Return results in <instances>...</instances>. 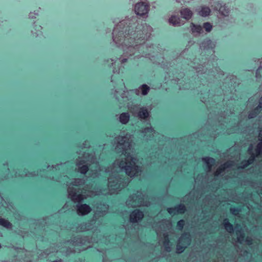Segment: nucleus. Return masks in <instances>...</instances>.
I'll return each mask as SVG.
<instances>
[{
	"mask_svg": "<svg viewBox=\"0 0 262 262\" xmlns=\"http://www.w3.org/2000/svg\"><path fill=\"white\" fill-rule=\"evenodd\" d=\"M77 149H78L79 150L81 151V149H84L85 148H76ZM87 149V151H89V148H85ZM92 150H97V149H99L101 150H103V149H105L106 148H91ZM108 149H111V150H114V148H107Z\"/></svg>",
	"mask_w": 262,
	"mask_h": 262,
	"instance_id": "obj_39",
	"label": "nucleus"
},
{
	"mask_svg": "<svg viewBox=\"0 0 262 262\" xmlns=\"http://www.w3.org/2000/svg\"><path fill=\"white\" fill-rule=\"evenodd\" d=\"M69 194L72 200L75 201L80 203L83 201V197L81 194H77L76 192L73 191H70Z\"/></svg>",
	"mask_w": 262,
	"mask_h": 262,
	"instance_id": "obj_19",
	"label": "nucleus"
},
{
	"mask_svg": "<svg viewBox=\"0 0 262 262\" xmlns=\"http://www.w3.org/2000/svg\"><path fill=\"white\" fill-rule=\"evenodd\" d=\"M181 239L184 244L189 245L191 242V235L189 232L184 233L181 237Z\"/></svg>",
	"mask_w": 262,
	"mask_h": 262,
	"instance_id": "obj_23",
	"label": "nucleus"
},
{
	"mask_svg": "<svg viewBox=\"0 0 262 262\" xmlns=\"http://www.w3.org/2000/svg\"><path fill=\"white\" fill-rule=\"evenodd\" d=\"M185 225V221L184 220H180L177 223V227L178 230H182Z\"/></svg>",
	"mask_w": 262,
	"mask_h": 262,
	"instance_id": "obj_34",
	"label": "nucleus"
},
{
	"mask_svg": "<svg viewBox=\"0 0 262 262\" xmlns=\"http://www.w3.org/2000/svg\"><path fill=\"white\" fill-rule=\"evenodd\" d=\"M180 13L181 16L187 20L189 19L192 16L193 14L191 10L187 8L182 9L180 11Z\"/></svg>",
	"mask_w": 262,
	"mask_h": 262,
	"instance_id": "obj_16",
	"label": "nucleus"
},
{
	"mask_svg": "<svg viewBox=\"0 0 262 262\" xmlns=\"http://www.w3.org/2000/svg\"><path fill=\"white\" fill-rule=\"evenodd\" d=\"M142 136L145 140L151 139L157 134L151 126H149L142 129L141 130Z\"/></svg>",
	"mask_w": 262,
	"mask_h": 262,
	"instance_id": "obj_9",
	"label": "nucleus"
},
{
	"mask_svg": "<svg viewBox=\"0 0 262 262\" xmlns=\"http://www.w3.org/2000/svg\"><path fill=\"white\" fill-rule=\"evenodd\" d=\"M239 227V225H236V227Z\"/></svg>",
	"mask_w": 262,
	"mask_h": 262,
	"instance_id": "obj_48",
	"label": "nucleus"
},
{
	"mask_svg": "<svg viewBox=\"0 0 262 262\" xmlns=\"http://www.w3.org/2000/svg\"><path fill=\"white\" fill-rule=\"evenodd\" d=\"M236 233L238 236V241L240 243L242 241H245L248 245H251L253 244L252 238L249 236L246 237L245 234L242 232L241 230H237Z\"/></svg>",
	"mask_w": 262,
	"mask_h": 262,
	"instance_id": "obj_14",
	"label": "nucleus"
},
{
	"mask_svg": "<svg viewBox=\"0 0 262 262\" xmlns=\"http://www.w3.org/2000/svg\"><path fill=\"white\" fill-rule=\"evenodd\" d=\"M38 15V13L36 12L35 11H34L33 12H30L29 17L31 19H34L36 18V16Z\"/></svg>",
	"mask_w": 262,
	"mask_h": 262,
	"instance_id": "obj_38",
	"label": "nucleus"
},
{
	"mask_svg": "<svg viewBox=\"0 0 262 262\" xmlns=\"http://www.w3.org/2000/svg\"><path fill=\"white\" fill-rule=\"evenodd\" d=\"M211 7L214 10L217 11L221 16L223 17H228L229 16L230 9L229 7L224 3L217 1L214 2Z\"/></svg>",
	"mask_w": 262,
	"mask_h": 262,
	"instance_id": "obj_4",
	"label": "nucleus"
},
{
	"mask_svg": "<svg viewBox=\"0 0 262 262\" xmlns=\"http://www.w3.org/2000/svg\"><path fill=\"white\" fill-rule=\"evenodd\" d=\"M231 162H228L221 165L216 170L215 173V176H218L221 173L225 171L226 168L229 167L231 165Z\"/></svg>",
	"mask_w": 262,
	"mask_h": 262,
	"instance_id": "obj_21",
	"label": "nucleus"
},
{
	"mask_svg": "<svg viewBox=\"0 0 262 262\" xmlns=\"http://www.w3.org/2000/svg\"><path fill=\"white\" fill-rule=\"evenodd\" d=\"M113 81H114V80L112 79L111 81H112V82H113Z\"/></svg>",
	"mask_w": 262,
	"mask_h": 262,
	"instance_id": "obj_50",
	"label": "nucleus"
},
{
	"mask_svg": "<svg viewBox=\"0 0 262 262\" xmlns=\"http://www.w3.org/2000/svg\"><path fill=\"white\" fill-rule=\"evenodd\" d=\"M257 141L258 143L255 147H262V128L259 129Z\"/></svg>",
	"mask_w": 262,
	"mask_h": 262,
	"instance_id": "obj_30",
	"label": "nucleus"
},
{
	"mask_svg": "<svg viewBox=\"0 0 262 262\" xmlns=\"http://www.w3.org/2000/svg\"><path fill=\"white\" fill-rule=\"evenodd\" d=\"M220 148H205V150L207 149V150L212 151L213 150H218ZM221 149H223V148H220ZM226 149H232V148H225ZM244 149L245 150L247 149V150L255 149V150L262 151V148H233L234 150H242Z\"/></svg>",
	"mask_w": 262,
	"mask_h": 262,
	"instance_id": "obj_28",
	"label": "nucleus"
},
{
	"mask_svg": "<svg viewBox=\"0 0 262 262\" xmlns=\"http://www.w3.org/2000/svg\"><path fill=\"white\" fill-rule=\"evenodd\" d=\"M249 147H250V148L254 147V144L252 142H250V143L249 145Z\"/></svg>",
	"mask_w": 262,
	"mask_h": 262,
	"instance_id": "obj_44",
	"label": "nucleus"
},
{
	"mask_svg": "<svg viewBox=\"0 0 262 262\" xmlns=\"http://www.w3.org/2000/svg\"><path fill=\"white\" fill-rule=\"evenodd\" d=\"M262 108V96L261 97L260 100H259V103L258 105L256 107V108L251 111L249 114L248 116V118L249 119L253 118L256 116V115L260 112Z\"/></svg>",
	"mask_w": 262,
	"mask_h": 262,
	"instance_id": "obj_15",
	"label": "nucleus"
},
{
	"mask_svg": "<svg viewBox=\"0 0 262 262\" xmlns=\"http://www.w3.org/2000/svg\"><path fill=\"white\" fill-rule=\"evenodd\" d=\"M34 27L35 28V29L37 31H39L41 29V27L40 26H37L36 25H34Z\"/></svg>",
	"mask_w": 262,
	"mask_h": 262,
	"instance_id": "obj_41",
	"label": "nucleus"
},
{
	"mask_svg": "<svg viewBox=\"0 0 262 262\" xmlns=\"http://www.w3.org/2000/svg\"><path fill=\"white\" fill-rule=\"evenodd\" d=\"M230 210V212L233 214L236 215L239 212L240 209L237 207H234L231 208Z\"/></svg>",
	"mask_w": 262,
	"mask_h": 262,
	"instance_id": "obj_36",
	"label": "nucleus"
},
{
	"mask_svg": "<svg viewBox=\"0 0 262 262\" xmlns=\"http://www.w3.org/2000/svg\"><path fill=\"white\" fill-rule=\"evenodd\" d=\"M167 211L171 215L174 214L176 212L183 214L186 211V207L184 204H180L174 208H168Z\"/></svg>",
	"mask_w": 262,
	"mask_h": 262,
	"instance_id": "obj_12",
	"label": "nucleus"
},
{
	"mask_svg": "<svg viewBox=\"0 0 262 262\" xmlns=\"http://www.w3.org/2000/svg\"><path fill=\"white\" fill-rule=\"evenodd\" d=\"M114 149H122V150H139L142 151V149H147V150L150 151L151 149H158L159 150H162L164 149L166 150H170V151L174 150V149H180L183 150L185 151H188L189 149H194L195 151L196 150H205V148H114Z\"/></svg>",
	"mask_w": 262,
	"mask_h": 262,
	"instance_id": "obj_10",
	"label": "nucleus"
},
{
	"mask_svg": "<svg viewBox=\"0 0 262 262\" xmlns=\"http://www.w3.org/2000/svg\"><path fill=\"white\" fill-rule=\"evenodd\" d=\"M130 161L126 163V165L124 169L125 172L127 176L130 178H133L137 176L140 172L139 167L135 164V159L133 157H130Z\"/></svg>",
	"mask_w": 262,
	"mask_h": 262,
	"instance_id": "obj_5",
	"label": "nucleus"
},
{
	"mask_svg": "<svg viewBox=\"0 0 262 262\" xmlns=\"http://www.w3.org/2000/svg\"><path fill=\"white\" fill-rule=\"evenodd\" d=\"M215 42L208 38L204 39L200 44V49L204 50H212L215 47Z\"/></svg>",
	"mask_w": 262,
	"mask_h": 262,
	"instance_id": "obj_11",
	"label": "nucleus"
},
{
	"mask_svg": "<svg viewBox=\"0 0 262 262\" xmlns=\"http://www.w3.org/2000/svg\"><path fill=\"white\" fill-rule=\"evenodd\" d=\"M0 225L6 228H11L12 226L8 220L2 217H0Z\"/></svg>",
	"mask_w": 262,
	"mask_h": 262,
	"instance_id": "obj_27",
	"label": "nucleus"
},
{
	"mask_svg": "<svg viewBox=\"0 0 262 262\" xmlns=\"http://www.w3.org/2000/svg\"><path fill=\"white\" fill-rule=\"evenodd\" d=\"M143 217V212L139 209L133 211L129 215L130 221L133 223H136L141 221Z\"/></svg>",
	"mask_w": 262,
	"mask_h": 262,
	"instance_id": "obj_8",
	"label": "nucleus"
},
{
	"mask_svg": "<svg viewBox=\"0 0 262 262\" xmlns=\"http://www.w3.org/2000/svg\"><path fill=\"white\" fill-rule=\"evenodd\" d=\"M186 247L183 244H180V243L177 245L176 250L178 253H182L185 250Z\"/></svg>",
	"mask_w": 262,
	"mask_h": 262,
	"instance_id": "obj_31",
	"label": "nucleus"
},
{
	"mask_svg": "<svg viewBox=\"0 0 262 262\" xmlns=\"http://www.w3.org/2000/svg\"><path fill=\"white\" fill-rule=\"evenodd\" d=\"M51 262H61V259H58V260H53Z\"/></svg>",
	"mask_w": 262,
	"mask_h": 262,
	"instance_id": "obj_45",
	"label": "nucleus"
},
{
	"mask_svg": "<svg viewBox=\"0 0 262 262\" xmlns=\"http://www.w3.org/2000/svg\"><path fill=\"white\" fill-rule=\"evenodd\" d=\"M76 181H75L74 183H72V185L74 186H77L78 185L76 184Z\"/></svg>",
	"mask_w": 262,
	"mask_h": 262,
	"instance_id": "obj_47",
	"label": "nucleus"
},
{
	"mask_svg": "<svg viewBox=\"0 0 262 262\" xmlns=\"http://www.w3.org/2000/svg\"><path fill=\"white\" fill-rule=\"evenodd\" d=\"M123 86H124V83L122 79H119L117 82L116 85L114 86L115 90L114 95L116 99L119 101L120 103H123L130 99V93L135 94L138 96L140 94L145 96L148 93L150 90L149 87L147 85L143 84L139 86L138 89L132 90L129 91H124L119 97L118 96V93H120V92L119 91L120 88H122Z\"/></svg>",
	"mask_w": 262,
	"mask_h": 262,
	"instance_id": "obj_2",
	"label": "nucleus"
},
{
	"mask_svg": "<svg viewBox=\"0 0 262 262\" xmlns=\"http://www.w3.org/2000/svg\"><path fill=\"white\" fill-rule=\"evenodd\" d=\"M254 161V157H250L248 160H247V161L248 162V163H249V165L253 163Z\"/></svg>",
	"mask_w": 262,
	"mask_h": 262,
	"instance_id": "obj_40",
	"label": "nucleus"
},
{
	"mask_svg": "<svg viewBox=\"0 0 262 262\" xmlns=\"http://www.w3.org/2000/svg\"><path fill=\"white\" fill-rule=\"evenodd\" d=\"M85 163V161L84 160H81L79 162L78 164L81 165V164H83Z\"/></svg>",
	"mask_w": 262,
	"mask_h": 262,
	"instance_id": "obj_42",
	"label": "nucleus"
},
{
	"mask_svg": "<svg viewBox=\"0 0 262 262\" xmlns=\"http://www.w3.org/2000/svg\"><path fill=\"white\" fill-rule=\"evenodd\" d=\"M203 161L207 165L208 168H211V167L215 164V160L214 158L211 157H205L203 159Z\"/></svg>",
	"mask_w": 262,
	"mask_h": 262,
	"instance_id": "obj_24",
	"label": "nucleus"
},
{
	"mask_svg": "<svg viewBox=\"0 0 262 262\" xmlns=\"http://www.w3.org/2000/svg\"><path fill=\"white\" fill-rule=\"evenodd\" d=\"M260 68H259L258 69V70H257V71H256V77H258V76L259 71V70H260Z\"/></svg>",
	"mask_w": 262,
	"mask_h": 262,
	"instance_id": "obj_43",
	"label": "nucleus"
},
{
	"mask_svg": "<svg viewBox=\"0 0 262 262\" xmlns=\"http://www.w3.org/2000/svg\"><path fill=\"white\" fill-rule=\"evenodd\" d=\"M115 142L117 143L116 147H131L134 145V136L129 134L119 136L115 138Z\"/></svg>",
	"mask_w": 262,
	"mask_h": 262,
	"instance_id": "obj_3",
	"label": "nucleus"
},
{
	"mask_svg": "<svg viewBox=\"0 0 262 262\" xmlns=\"http://www.w3.org/2000/svg\"><path fill=\"white\" fill-rule=\"evenodd\" d=\"M105 64L108 67H111V66H113L114 63H115V61L113 59H108L107 60H105L104 61Z\"/></svg>",
	"mask_w": 262,
	"mask_h": 262,
	"instance_id": "obj_35",
	"label": "nucleus"
},
{
	"mask_svg": "<svg viewBox=\"0 0 262 262\" xmlns=\"http://www.w3.org/2000/svg\"><path fill=\"white\" fill-rule=\"evenodd\" d=\"M152 31L148 25L139 24L135 16L126 18L120 21L114 28L113 32V42L122 49L123 54L120 61L123 63L137 51L140 53L137 56L146 55L145 51L146 45L143 44L150 36Z\"/></svg>",
	"mask_w": 262,
	"mask_h": 262,
	"instance_id": "obj_1",
	"label": "nucleus"
},
{
	"mask_svg": "<svg viewBox=\"0 0 262 262\" xmlns=\"http://www.w3.org/2000/svg\"><path fill=\"white\" fill-rule=\"evenodd\" d=\"M191 30L192 33L195 36L199 35L203 31V28L200 25H195L192 23L191 25Z\"/></svg>",
	"mask_w": 262,
	"mask_h": 262,
	"instance_id": "obj_18",
	"label": "nucleus"
},
{
	"mask_svg": "<svg viewBox=\"0 0 262 262\" xmlns=\"http://www.w3.org/2000/svg\"><path fill=\"white\" fill-rule=\"evenodd\" d=\"M234 132H235V131H234V132L227 131V132H226V133H227V134H231V133H234Z\"/></svg>",
	"mask_w": 262,
	"mask_h": 262,
	"instance_id": "obj_46",
	"label": "nucleus"
},
{
	"mask_svg": "<svg viewBox=\"0 0 262 262\" xmlns=\"http://www.w3.org/2000/svg\"><path fill=\"white\" fill-rule=\"evenodd\" d=\"M199 137V135L198 133H194L191 135H190L188 137H185L180 139V142H193V139H195L196 137Z\"/></svg>",
	"mask_w": 262,
	"mask_h": 262,
	"instance_id": "obj_22",
	"label": "nucleus"
},
{
	"mask_svg": "<svg viewBox=\"0 0 262 262\" xmlns=\"http://www.w3.org/2000/svg\"><path fill=\"white\" fill-rule=\"evenodd\" d=\"M133 115L140 120H145L149 116V111L146 107H141L130 108Z\"/></svg>",
	"mask_w": 262,
	"mask_h": 262,
	"instance_id": "obj_6",
	"label": "nucleus"
},
{
	"mask_svg": "<svg viewBox=\"0 0 262 262\" xmlns=\"http://www.w3.org/2000/svg\"><path fill=\"white\" fill-rule=\"evenodd\" d=\"M35 34V36H38V34L36 33H34Z\"/></svg>",
	"mask_w": 262,
	"mask_h": 262,
	"instance_id": "obj_49",
	"label": "nucleus"
},
{
	"mask_svg": "<svg viewBox=\"0 0 262 262\" xmlns=\"http://www.w3.org/2000/svg\"><path fill=\"white\" fill-rule=\"evenodd\" d=\"M203 28H204L206 32H210L212 29V26L210 23L207 22L204 23Z\"/></svg>",
	"mask_w": 262,
	"mask_h": 262,
	"instance_id": "obj_33",
	"label": "nucleus"
},
{
	"mask_svg": "<svg viewBox=\"0 0 262 262\" xmlns=\"http://www.w3.org/2000/svg\"><path fill=\"white\" fill-rule=\"evenodd\" d=\"M164 245L165 246L166 250L169 251V249H170V247L167 246V245H169V244L170 243V241H169L168 234H164Z\"/></svg>",
	"mask_w": 262,
	"mask_h": 262,
	"instance_id": "obj_32",
	"label": "nucleus"
},
{
	"mask_svg": "<svg viewBox=\"0 0 262 262\" xmlns=\"http://www.w3.org/2000/svg\"><path fill=\"white\" fill-rule=\"evenodd\" d=\"M169 22L174 26H179L183 24V23L181 22L180 17L176 16H172L169 18Z\"/></svg>",
	"mask_w": 262,
	"mask_h": 262,
	"instance_id": "obj_20",
	"label": "nucleus"
},
{
	"mask_svg": "<svg viewBox=\"0 0 262 262\" xmlns=\"http://www.w3.org/2000/svg\"><path fill=\"white\" fill-rule=\"evenodd\" d=\"M149 10V6L146 2H141L135 5L134 11L138 15L147 17Z\"/></svg>",
	"mask_w": 262,
	"mask_h": 262,
	"instance_id": "obj_7",
	"label": "nucleus"
},
{
	"mask_svg": "<svg viewBox=\"0 0 262 262\" xmlns=\"http://www.w3.org/2000/svg\"><path fill=\"white\" fill-rule=\"evenodd\" d=\"M76 207L78 213L82 215L89 214L92 210L91 207L85 203L82 204H78Z\"/></svg>",
	"mask_w": 262,
	"mask_h": 262,
	"instance_id": "obj_13",
	"label": "nucleus"
},
{
	"mask_svg": "<svg viewBox=\"0 0 262 262\" xmlns=\"http://www.w3.org/2000/svg\"><path fill=\"white\" fill-rule=\"evenodd\" d=\"M210 13V9L207 6L202 7L201 11L199 12L200 15L203 17L208 16Z\"/></svg>",
	"mask_w": 262,
	"mask_h": 262,
	"instance_id": "obj_26",
	"label": "nucleus"
},
{
	"mask_svg": "<svg viewBox=\"0 0 262 262\" xmlns=\"http://www.w3.org/2000/svg\"><path fill=\"white\" fill-rule=\"evenodd\" d=\"M130 119V115L128 113H122L119 116V120L123 124H126Z\"/></svg>",
	"mask_w": 262,
	"mask_h": 262,
	"instance_id": "obj_17",
	"label": "nucleus"
},
{
	"mask_svg": "<svg viewBox=\"0 0 262 262\" xmlns=\"http://www.w3.org/2000/svg\"><path fill=\"white\" fill-rule=\"evenodd\" d=\"M242 166L239 167L240 168L244 169L248 167L249 165V163H248L247 161V160H243L241 163Z\"/></svg>",
	"mask_w": 262,
	"mask_h": 262,
	"instance_id": "obj_37",
	"label": "nucleus"
},
{
	"mask_svg": "<svg viewBox=\"0 0 262 262\" xmlns=\"http://www.w3.org/2000/svg\"><path fill=\"white\" fill-rule=\"evenodd\" d=\"M223 224L228 232L231 233L233 231V226L232 224L229 222L227 219H225L224 220Z\"/></svg>",
	"mask_w": 262,
	"mask_h": 262,
	"instance_id": "obj_25",
	"label": "nucleus"
},
{
	"mask_svg": "<svg viewBox=\"0 0 262 262\" xmlns=\"http://www.w3.org/2000/svg\"><path fill=\"white\" fill-rule=\"evenodd\" d=\"M89 170V166L88 165H83L78 168V171L81 174H85Z\"/></svg>",
	"mask_w": 262,
	"mask_h": 262,
	"instance_id": "obj_29",
	"label": "nucleus"
}]
</instances>
